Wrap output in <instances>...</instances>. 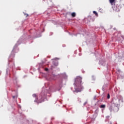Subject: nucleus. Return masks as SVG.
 Listing matches in <instances>:
<instances>
[{"label": "nucleus", "mask_w": 124, "mask_h": 124, "mask_svg": "<svg viewBox=\"0 0 124 124\" xmlns=\"http://www.w3.org/2000/svg\"><path fill=\"white\" fill-rule=\"evenodd\" d=\"M75 85L77 88L76 89V92L79 93L84 89V87L82 86V78L80 77H77L75 79Z\"/></svg>", "instance_id": "nucleus-1"}, {"label": "nucleus", "mask_w": 124, "mask_h": 124, "mask_svg": "<svg viewBox=\"0 0 124 124\" xmlns=\"http://www.w3.org/2000/svg\"><path fill=\"white\" fill-rule=\"evenodd\" d=\"M32 96L35 98L34 102H36L38 104L41 103L46 98V93H45L44 92H42L38 97H37L36 94H33Z\"/></svg>", "instance_id": "nucleus-2"}, {"label": "nucleus", "mask_w": 124, "mask_h": 124, "mask_svg": "<svg viewBox=\"0 0 124 124\" xmlns=\"http://www.w3.org/2000/svg\"><path fill=\"white\" fill-rule=\"evenodd\" d=\"M108 109L110 112H118L119 111V108L114 104H111Z\"/></svg>", "instance_id": "nucleus-3"}, {"label": "nucleus", "mask_w": 124, "mask_h": 124, "mask_svg": "<svg viewBox=\"0 0 124 124\" xmlns=\"http://www.w3.org/2000/svg\"><path fill=\"white\" fill-rule=\"evenodd\" d=\"M109 2L111 5H113V3L115 2V0H109Z\"/></svg>", "instance_id": "nucleus-4"}, {"label": "nucleus", "mask_w": 124, "mask_h": 124, "mask_svg": "<svg viewBox=\"0 0 124 124\" xmlns=\"http://www.w3.org/2000/svg\"><path fill=\"white\" fill-rule=\"evenodd\" d=\"M93 14H95L96 17H98V14H97V12H95V11H93Z\"/></svg>", "instance_id": "nucleus-5"}, {"label": "nucleus", "mask_w": 124, "mask_h": 124, "mask_svg": "<svg viewBox=\"0 0 124 124\" xmlns=\"http://www.w3.org/2000/svg\"><path fill=\"white\" fill-rule=\"evenodd\" d=\"M71 16H72V17H76V14L75 13H72V14H71Z\"/></svg>", "instance_id": "nucleus-6"}, {"label": "nucleus", "mask_w": 124, "mask_h": 124, "mask_svg": "<svg viewBox=\"0 0 124 124\" xmlns=\"http://www.w3.org/2000/svg\"><path fill=\"white\" fill-rule=\"evenodd\" d=\"M106 106L105 105H101L100 106V108H105Z\"/></svg>", "instance_id": "nucleus-7"}, {"label": "nucleus", "mask_w": 124, "mask_h": 124, "mask_svg": "<svg viewBox=\"0 0 124 124\" xmlns=\"http://www.w3.org/2000/svg\"><path fill=\"white\" fill-rule=\"evenodd\" d=\"M17 95L13 96V98L14 99L15 98H17Z\"/></svg>", "instance_id": "nucleus-8"}, {"label": "nucleus", "mask_w": 124, "mask_h": 124, "mask_svg": "<svg viewBox=\"0 0 124 124\" xmlns=\"http://www.w3.org/2000/svg\"><path fill=\"white\" fill-rule=\"evenodd\" d=\"M107 97H108V99H109V98H110V95L109 94H108Z\"/></svg>", "instance_id": "nucleus-9"}, {"label": "nucleus", "mask_w": 124, "mask_h": 124, "mask_svg": "<svg viewBox=\"0 0 124 124\" xmlns=\"http://www.w3.org/2000/svg\"><path fill=\"white\" fill-rule=\"evenodd\" d=\"M45 70H46V71H48V68H45Z\"/></svg>", "instance_id": "nucleus-10"}, {"label": "nucleus", "mask_w": 124, "mask_h": 124, "mask_svg": "<svg viewBox=\"0 0 124 124\" xmlns=\"http://www.w3.org/2000/svg\"><path fill=\"white\" fill-rule=\"evenodd\" d=\"M25 16H26V17H28V16H29V15H28V14H25Z\"/></svg>", "instance_id": "nucleus-11"}, {"label": "nucleus", "mask_w": 124, "mask_h": 124, "mask_svg": "<svg viewBox=\"0 0 124 124\" xmlns=\"http://www.w3.org/2000/svg\"><path fill=\"white\" fill-rule=\"evenodd\" d=\"M53 68V66H51V69H52Z\"/></svg>", "instance_id": "nucleus-12"}]
</instances>
